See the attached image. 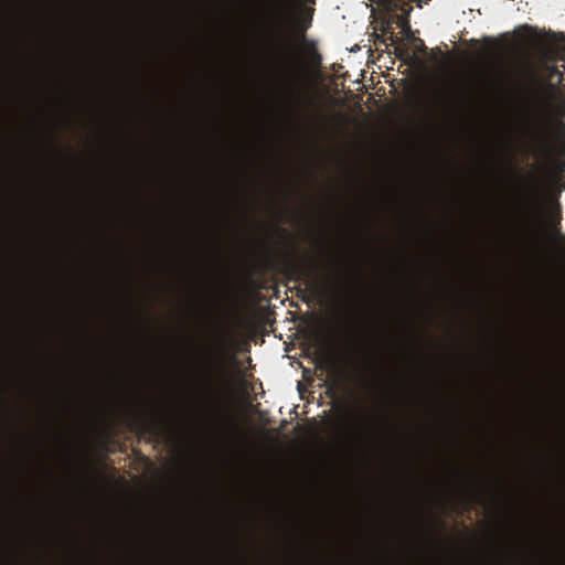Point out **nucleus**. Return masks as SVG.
<instances>
[{"label":"nucleus","mask_w":565,"mask_h":565,"mask_svg":"<svg viewBox=\"0 0 565 565\" xmlns=\"http://www.w3.org/2000/svg\"><path fill=\"white\" fill-rule=\"evenodd\" d=\"M320 360H321V364H323L324 369H328V370L337 369V361L331 353H329L327 351H322L320 353Z\"/></svg>","instance_id":"obj_7"},{"label":"nucleus","mask_w":565,"mask_h":565,"mask_svg":"<svg viewBox=\"0 0 565 565\" xmlns=\"http://www.w3.org/2000/svg\"><path fill=\"white\" fill-rule=\"evenodd\" d=\"M427 47L425 46L424 42L420 40V50H426Z\"/></svg>","instance_id":"obj_11"},{"label":"nucleus","mask_w":565,"mask_h":565,"mask_svg":"<svg viewBox=\"0 0 565 565\" xmlns=\"http://www.w3.org/2000/svg\"><path fill=\"white\" fill-rule=\"evenodd\" d=\"M385 3L394 11H399L401 13L397 14V25L404 31V32H411V24H409V14L413 11V2H417L420 7V3H427L429 0H384Z\"/></svg>","instance_id":"obj_1"},{"label":"nucleus","mask_w":565,"mask_h":565,"mask_svg":"<svg viewBox=\"0 0 565 565\" xmlns=\"http://www.w3.org/2000/svg\"><path fill=\"white\" fill-rule=\"evenodd\" d=\"M307 287L313 297H321L326 291L327 284H322L318 280H312L308 282Z\"/></svg>","instance_id":"obj_6"},{"label":"nucleus","mask_w":565,"mask_h":565,"mask_svg":"<svg viewBox=\"0 0 565 565\" xmlns=\"http://www.w3.org/2000/svg\"><path fill=\"white\" fill-rule=\"evenodd\" d=\"M377 416L374 412L361 409L359 412V422L355 426L356 433L362 436L369 433L375 425Z\"/></svg>","instance_id":"obj_2"},{"label":"nucleus","mask_w":565,"mask_h":565,"mask_svg":"<svg viewBox=\"0 0 565 565\" xmlns=\"http://www.w3.org/2000/svg\"><path fill=\"white\" fill-rule=\"evenodd\" d=\"M533 154L541 156L547 151L546 139L539 132L534 136V142L532 147Z\"/></svg>","instance_id":"obj_4"},{"label":"nucleus","mask_w":565,"mask_h":565,"mask_svg":"<svg viewBox=\"0 0 565 565\" xmlns=\"http://www.w3.org/2000/svg\"><path fill=\"white\" fill-rule=\"evenodd\" d=\"M284 13H285L286 17H289V11L287 10L286 7H284Z\"/></svg>","instance_id":"obj_12"},{"label":"nucleus","mask_w":565,"mask_h":565,"mask_svg":"<svg viewBox=\"0 0 565 565\" xmlns=\"http://www.w3.org/2000/svg\"><path fill=\"white\" fill-rule=\"evenodd\" d=\"M396 56L401 60H408L409 58V52H408V49L406 47H403V49H396Z\"/></svg>","instance_id":"obj_9"},{"label":"nucleus","mask_w":565,"mask_h":565,"mask_svg":"<svg viewBox=\"0 0 565 565\" xmlns=\"http://www.w3.org/2000/svg\"><path fill=\"white\" fill-rule=\"evenodd\" d=\"M530 41H531L533 44H539V42H541V41H542V39H541V36H540L539 34L534 33V34L531 36Z\"/></svg>","instance_id":"obj_10"},{"label":"nucleus","mask_w":565,"mask_h":565,"mask_svg":"<svg viewBox=\"0 0 565 565\" xmlns=\"http://www.w3.org/2000/svg\"><path fill=\"white\" fill-rule=\"evenodd\" d=\"M489 85H490L491 87H493V86H494V83L491 81V82H489Z\"/></svg>","instance_id":"obj_13"},{"label":"nucleus","mask_w":565,"mask_h":565,"mask_svg":"<svg viewBox=\"0 0 565 565\" xmlns=\"http://www.w3.org/2000/svg\"><path fill=\"white\" fill-rule=\"evenodd\" d=\"M308 46H309L308 56H309L310 65L316 68L320 67L321 63H322L321 54L316 49V45L313 42L308 43Z\"/></svg>","instance_id":"obj_5"},{"label":"nucleus","mask_w":565,"mask_h":565,"mask_svg":"<svg viewBox=\"0 0 565 565\" xmlns=\"http://www.w3.org/2000/svg\"><path fill=\"white\" fill-rule=\"evenodd\" d=\"M356 328H350V332L345 334L344 349L347 353L353 354L361 349V337L360 332H356Z\"/></svg>","instance_id":"obj_3"},{"label":"nucleus","mask_w":565,"mask_h":565,"mask_svg":"<svg viewBox=\"0 0 565 565\" xmlns=\"http://www.w3.org/2000/svg\"><path fill=\"white\" fill-rule=\"evenodd\" d=\"M311 21L306 19H299L297 22V26L301 34L303 35L305 31L310 26Z\"/></svg>","instance_id":"obj_8"}]
</instances>
